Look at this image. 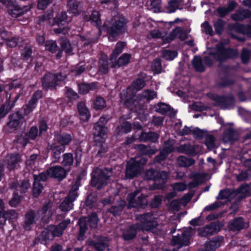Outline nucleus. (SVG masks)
Returning <instances> with one entry per match:
<instances>
[{
    "label": "nucleus",
    "instance_id": "22",
    "mask_svg": "<svg viewBox=\"0 0 251 251\" xmlns=\"http://www.w3.org/2000/svg\"><path fill=\"white\" fill-rule=\"evenodd\" d=\"M177 152L191 155L196 154L195 147L189 144L181 145L176 148Z\"/></svg>",
    "mask_w": 251,
    "mask_h": 251
},
{
    "label": "nucleus",
    "instance_id": "32",
    "mask_svg": "<svg viewBox=\"0 0 251 251\" xmlns=\"http://www.w3.org/2000/svg\"><path fill=\"white\" fill-rule=\"evenodd\" d=\"M167 35V32L164 31H160L158 29H154L151 30L150 34L148 35V37L149 38H162L163 39V42H164V40L167 38H164Z\"/></svg>",
    "mask_w": 251,
    "mask_h": 251
},
{
    "label": "nucleus",
    "instance_id": "11",
    "mask_svg": "<svg viewBox=\"0 0 251 251\" xmlns=\"http://www.w3.org/2000/svg\"><path fill=\"white\" fill-rule=\"evenodd\" d=\"M140 193L139 190H136L134 193L128 195L127 199L128 201V207H138L146 205L147 204V200L146 196L141 194L138 197V199H135L136 197Z\"/></svg>",
    "mask_w": 251,
    "mask_h": 251
},
{
    "label": "nucleus",
    "instance_id": "46",
    "mask_svg": "<svg viewBox=\"0 0 251 251\" xmlns=\"http://www.w3.org/2000/svg\"><path fill=\"white\" fill-rule=\"evenodd\" d=\"M67 19V16L65 12H61L58 14L55 17L54 19L55 23L57 24L58 25H64L66 22Z\"/></svg>",
    "mask_w": 251,
    "mask_h": 251
},
{
    "label": "nucleus",
    "instance_id": "41",
    "mask_svg": "<svg viewBox=\"0 0 251 251\" xmlns=\"http://www.w3.org/2000/svg\"><path fill=\"white\" fill-rule=\"evenodd\" d=\"M193 65L198 71L202 72L204 70V67L202 64V60L201 57L195 56L193 61Z\"/></svg>",
    "mask_w": 251,
    "mask_h": 251
},
{
    "label": "nucleus",
    "instance_id": "13",
    "mask_svg": "<svg viewBox=\"0 0 251 251\" xmlns=\"http://www.w3.org/2000/svg\"><path fill=\"white\" fill-rule=\"evenodd\" d=\"M25 123L22 115L18 112L15 113L10 116V121L7 123L6 128H9L8 132H11L21 127Z\"/></svg>",
    "mask_w": 251,
    "mask_h": 251
},
{
    "label": "nucleus",
    "instance_id": "35",
    "mask_svg": "<svg viewBox=\"0 0 251 251\" xmlns=\"http://www.w3.org/2000/svg\"><path fill=\"white\" fill-rule=\"evenodd\" d=\"M218 99H220L219 102L221 103L220 104H221L223 108H230L234 103V99L232 97H230L224 100L223 98H218Z\"/></svg>",
    "mask_w": 251,
    "mask_h": 251
},
{
    "label": "nucleus",
    "instance_id": "10",
    "mask_svg": "<svg viewBox=\"0 0 251 251\" xmlns=\"http://www.w3.org/2000/svg\"><path fill=\"white\" fill-rule=\"evenodd\" d=\"M217 48V51L215 53H213L212 55L215 58L220 61H222L228 57L234 58L238 54L236 50L226 49L223 47L222 44H220Z\"/></svg>",
    "mask_w": 251,
    "mask_h": 251
},
{
    "label": "nucleus",
    "instance_id": "7",
    "mask_svg": "<svg viewBox=\"0 0 251 251\" xmlns=\"http://www.w3.org/2000/svg\"><path fill=\"white\" fill-rule=\"evenodd\" d=\"M144 177L147 179L154 180V189H161L162 184L166 182L168 176L165 172H156L151 169L146 172Z\"/></svg>",
    "mask_w": 251,
    "mask_h": 251
},
{
    "label": "nucleus",
    "instance_id": "2",
    "mask_svg": "<svg viewBox=\"0 0 251 251\" xmlns=\"http://www.w3.org/2000/svg\"><path fill=\"white\" fill-rule=\"evenodd\" d=\"M52 205V202L49 201L38 210L37 214L33 211L27 212L25 215L24 224L25 229L29 230L30 228V226L35 223L39 218H41L45 222H47L53 213Z\"/></svg>",
    "mask_w": 251,
    "mask_h": 251
},
{
    "label": "nucleus",
    "instance_id": "1",
    "mask_svg": "<svg viewBox=\"0 0 251 251\" xmlns=\"http://www.w3.org/2000/svg\"><path fill=\"white\" fill-rule=\"evenodd\" d=\"M138 218L141 223L133 225L125 230L123 232V238L125 240H128L133 238L137 230L149 231L157 225L154 218L149 213L140 215Z\"/></svg>",
    "mask_w": 251,
    "mask_h": 251
},
{
    "label": "nucleus",
    "instance_id": "9",
    "mask_svg": "<svg viewBox=\"0 0 251 251\" xmlns=\"http://www.w3.org/2000/svg\"><path fill=\"white\" fill-rule=\"evenodd\" d=\"M0 1L7 7L9 14L13 17L17 18L25 14L31 8L30 6L27 5L21 8L18 5H14L10 0H0Z\"/></svg>",
    "mask_w": 251,
    "mask_h": 251
},
{
    "label": "nucleus",
    "instance_id": "33",
    "mask_svg": "<svg viewBox=\"0 0 251 251\" xmlns=\"http://www.w3.org/2000/svg\"><path fill=\"white\" fill-rule=\"evenodd\" d=\"M237 134L232 129H228L225 131L223 135V140L225 142H232L237 139Z\"/></svg>",
    "mask_w": 251,
    "mask_h": 251
},
{
    "label": "nucleus",
    "instance_id": "47",
    "mask_svg": "<svg viewBox=\"0 0 251 251\" xmlns=\"http://www.w3.org/2000/svg\"><path fill=\"white\" fill-rule=\"evenodd\" d=\"M233 194L229 190L221 191L218 198L221 200H226V201H229L232 197Z\"/></svg>",
    "mask_w": 251,
    "mask_h": 251
},
{
    "label": "nucleus",
    "instance_id": "8",
    "mask_svg": "<svg viewBox=\"0 0 251 251\" xmlns=\"http://www.w3.org/2000/svg\"><path fill=\"white\" fill-rule=\"evenodd\" d=\"M98 222L97 215L95 213H93L88 217H83L79 220V236L78 239H81V236L83 235L87 228V225L92 228L97 227Z\"/></svg>",
    "mask_w": 251,
    "mask_h": 251
},
{
    "label": "nucleus",
    "instance_id": "27",
    "mask_svg": "<svg viewBox=\"0 0 251 251\" xmlns=\"http://www.w3.org/2000/svg\"><path fill=\"white\" fill-rule=\"evenodd\" d=\"M55 140L61 145L60 146L68 144L72 140L70 134L67 133L57 134L55 136Z\"/></svg>",
    "mask_w": 251,
    "mask_h": 251
},
{
    "label": "nucleus",
    "instance_id": "15",
    "mask_svg": "<svg viewBox=\"0 0 251 251\" xmlns=\"http://www.w3.org/2000/svg\"><path fill=\"white\" fill-rule=\"evenodd\" d=\"M220 230V226L218 224L212 223L205 227L199 228L198 230L199 235L202 237L211 236L217 233Z\"/></svg>",
    "mask_w": 251,
    "mask_h": 251
},
{
    "label": "nucleus",
    "instance_id": "23",
    "mask_svg": "<svg viewBox=\"0 0 251 251\" xmlns=\"http://www.w3.org/2000/svg\"><path fill=\"white\" fill-rule=\"evenodd\" d=\"M223 241L221 237H216L207 242L205 245V251H213L219 247Z\"/></svg>",
    "mask_w": 251,
    "mask_h": 251
},
{
    "label": "nucleus",
    "instance_id": "40",
    "mask_svg": "<svg viewBox=\"0 0 251 251\" xmlns=\"http://www.w3.org/2000/svg\"><path fill=\"white\" fill-rule=\"evenodd\" d=\"M126 44L124 42H118L111 55V60L115 59L122 51Z\"/></svg>",
    "mask_w": 251,
    "mask_h": 251
},
{
    "label": "nucleus",
    "instance_id": "54",
    "mask_svg": "<svg viewBox=\"0 0 251 251\" xmlns=\"http://www.w3.org/2000/svg\"><path fill=\"white\" fill-rule=\"evenodd\" d=\"M131 125L126 122H123L120 126L118 127V131L122 133H128L131 130Z\"/></svg>",
    "mask_w": 251,
    "mask_h": 251
},
{
    "label": "nucleus",
    "instance_id": "3",
    "mask_svg": "<svg viewBox=\"0 0 251 251\" xmlns=\"http://www.w3.org/2000/svg\"><path fill=\"white\" fill-rule=\"evenodd\" d=\"M145 84V81L142 79H136L126 90L122 91L121 94L122 101L127 107L132 108V104L136 105L137 103L136 93L143 88Z\"/></svg>",
    "mask_w": 251,
    "mask_h": 251
},
{
    "label": "nucleus",
    "instance_id": "5",
    "mask_svg": "<svg viewBox=\"0 0 251 251\" xmlns=\"http://www.w3.org/2000/svg\"><path fill=\"white\" fill-rule=\"evenodd\" d=\"M111 176L110 170L96 168L92 172L91 184L100 189L107 183L108 178Z\"/></svg>",
    "mask_w": 251,
    "mask_h": 251
},
{
    "label": "nucleus",
    "instance_id": "4",
    "mask_svg": "<svg viewBox=\"0 0 251 251\" xmlns=\"http://www.w3.org/2000/svg\"><path fill=\"white\" fill-rule=\"evenodd\" d=\"M127 23L126 19L121 16H114L110 21H107L103 25V28L109 34V40L112 41L113 38L120 33L124 31Z\"/></svg>",
    "mask_w": 251,
    "mask_h": 251
},
{
    "label": "nucleus",
    "instance_id": "17",
    "mask_svg": "<svg viewBox=\"0 0 251 251\" xmlns=\"http://www.w3.org/2000/svg\"><path fill=\"white\" fill-rule=\"evenodd\" d=\"M49 176L61 180L66 176V171L60 166H55L50 168L47 171Z\"/></svg>",
    "mask_w": 251,
    "mask_h": 251
},
{
    "label": "nucleus",
    "instance_id": "60",
    "mask_svg": "<svg viewBox=\"0 0 251 251\" xmlns=\"http://www.w3.org/2000/svg\"><path fill=\"white\" fill-rule=\"evenodd\" d=\"M57 45L55 42L49 41L46 43L45 49L51 52H54L57 50Z\"/></svg>",
    "mask_w": 251,
    "mask_h": 251
},
{
    "label": "nucleus",
    "instance_id": "51",
    "mask_svg": "<svg viewBox=\"0 0 251 251\" xmlns=\"http://www.w3.org/2000/svg\"><path fill=\"white\" fill-rule=\"evenodd\" d=\"M142 97L147 100H151L156 97V94L153 91L147 90L142 92Z\"/></svg>",
    "mask_w": 251,
    "mask_h": 251
},
{
    "label": "nucleus",
    "instance_id": "21",
    "mask_svg": "<svg viewBox=\"0 0 251 251\" xmlns=\"http://www.w3.org/2000/svg\"><path fill=\"white\" fill-rule=\"evenodd\" d=\"M18 217L17 213L14 210L3 211V213L0 214V226L3 225L7 220H14Z\"/></svg>",
    "mask_w": 251,
    "mask_h": 251
},
{
    "label": "nucleus",
    "instance_id": "48",
    "mask_svg": "<svg viewBox=\"0 0 251 251\" xmlns=\"http://www.w3.org/2000/svg\"><path fill=\"white\" fill-rule=\"evenodd\" d=\"M20 159V156L18 154H12L10 156L9 159H8V166L9 169H13L14 165L17 163Z\"/></svg>",
    "mask_w": 251,
    "mask_h": 251
},
{
    "label": "nucleus",
    "instance_id": "28",
    "mask_svg": "<svg viewBox=\"0 0 251 251\" xmlns=\"http://www.w3.org/2000/svg\"><path fill=\"white\" fill-rule=\"evenodd\" d=\"M131 56L127 53L123 54L115 63H112L111 67H120L122 66L126 65L129 62Z\"/></svg>",
    "mask_w": 251,
    "mask_h": 251
},
{
    "label": "nucleus",
    "instance_id": "12",
    "mask_svg": "<svg viewBox=\"0 0 251 251\" xmlns=\"http://www.w3.org/2000/svg\"><path fill=\"white\" fill-rule=\"evenodd\" d=\"M192 230V228L190 227L183 232L181 235L178 234L177 236H174L172 239V244L174 245L178 246V248L183 246L188 245Z\"/></svg>",
    "mask_w": 251,
    "mask_h": 251
},
{
    "label": "nucleus",
    "instance_id": "53",
    "mask_svg": "<svg viewBox=\"0 0 251 251\" xmlns=\"http://www.w3.org/2000/svg\"><path fill=\"white\" fill-rule=\"evenodd\" d=\"M74 162V159L72 154L68 153L63 155L62 164L64 166L71 165Z\"/></svg>",
    "mask_w": 251,
    "mask_h": 251
},
{
    "label": "nucleus",
    "instance_id": "42",
    "mask_svg": "<svg viewBox=\"0 0 251 251\" xmlns=\"http://www.w3.org/2000/svg\"><path fill=\"white\" fill-rule=\"evenodd\" d=\"M89 21L95 25L97 27H99L100 24V16L99 12L97 11H94L90 16Z\"/></svg>",
    "mask_w": 251,
    "mask_h": 251
},
{
    "label": "nucleus",
    "instance_id": "38",
    "mask_svg": "<svg viewBox=\"0 0 251 251\" xmlns=\"http://www.w3.org/2000/svg\"><path fill=\"white\" fill-rule=\"evenodd\" d=\"M125 205L126 202L124 201L121 200L119 201L118 205L112 206L109 210V212L115 216L119 215Z\"/></svg>",
    "mask_w": 251,
    "mask_h": 251
},
{
    "label": "nucleus",
    "instance_id": "6",
    "mask_svg": "<svg viewBox=\"0 0 251 251\" xmlns=\"http://www.w3.org/2000/svg\"><path fill=\"white\" fill-rule=\"evenodd\" d=\"M147 159L144 157L141 158L137 157L130 159L127 164L126 175L128 178H132L136 176L141 171L142 166L146 163Z\"/></svg>",
    "mask_w": 251,
    "mask_h": 251
},
{
    "label": "nucleus",
    "instance_id": "52",
    "mask_svg": "<svg viewBox=\"0 0 251 251\" xmlns=\"http://www.w3.org/2000/svg\"><path fill=\"white\" fill-rule=\"evenodd\" d=\"M138 148L141 150L143 154L148 155L154 154L157 151L156 149L151 148L149 147H146L143 145H140L138 146Z\"/></svg>",
    "mask_w": 251,
    "mask_h": 251
},
{
    "label": "nucleus",
    "instance_id": "29",
    "mask_svg": "<svg viewBox=\"0 0 251 251\" xmlns=\"http://www.w3.org/2000/svg\"><path fill=\"white\" fill-rule=\"evenodd\" d=\"M177 162L181 167H188L193 165L195 163V161L193 158L180 156L177 158Z\"/></svg>",
    "mask_w": 251,
    "mask_h": 251
},
{
    "label": "nucleus",
    "instance_id": "57",
    "mask_svg": "<svg viewBox=\"0 0 251 251\" xmlns=\"http://www.w3.org/2000/svg\"><path fill=\"white\" fill-rule=\"evenodd\" d=\"M215 139L211 135L207 136L205 140V145L209 149H212L215 147Z\"/></svg>",
    "mask_w": 251,
    "mask_h": 251
},
{
    "label": "nucleus",
    "instance_id": "34",
    "mask_svg": "<svg viewBox=\"0 0 251 251\" xmlns=\"http://www.w3.org/2000/svg\"><path fill=\"white\" fill-rule=\"evenodd\" d=\"M108 239L103 238L102 240L94 244V247L98 251H107L108 250Z\"/></svg>",
    "mask_w": 251,
    "mask_h": 251
},
{
    "label": "nucleus",
    "instance_id": "61",
    "mask_svg": "<svg viewBox=\"0 0 251 251\" xmlns=\"http://www.w3.org/2000/svg\"><path fill=\"white\" fill-rule=\"evenodd\" d=\"M37 155L36 154H32L29 159L26 161V167L28 169H32L33 166L35 165L36 163V159L37 158Z\"/></svg>",
    "mask_w": 251,
    "mask_h": 251
},
{
    "label": "nucleus",
    "instance_id": "37",
    "mask_svg": "<svg viewBox=\"0 0 251 251\" xmlns=\"http://www.w3.org/2000/svg\"><path fill=\"white\" fill-rule=\"evenodd\" d=\"M78 3L76 0H69L68 2V11L76 15L79 14Z\"/></svg>",
    "mask_w": 251,
    "mask_h": 251
},
{
    "label": "nucleus",
    "instance_id": "44",
    "mask_svg": "<svg viewBox=\"0 0 251 251\" xmlns=\"http://www.w3.org/2000/svg\"><path fill=\"white\" fill-rule=\"evenodd\" d=\"M106 106L105 100L101 97H97L93 103V107L97 110H100Z\"/></svg>",
    "mask_w": 251,
    "mask_h": 251
},
{
    "label": "nucleus",
    "instance_id": "30",
    "mask_svg": "<svg viewBox=\"0 0 251 251\" xmlns=\"http://www.w3.org/2000/svg\"><path fill=\"white\" fill-rule=\"evenodd\" d=\"M174 149V147L172 145H169L168 143H166L164 149L160 151L159 156L156 157V160L157 161H160L164 159L168 153L172 152Z\"/></svg>",
    "mask_w": 251,
    "mask_h": 251
},
{
    "label": "nucleus",
    "instance_id": "19",
    "mask_svg": "<svg viewBox=\"0 0 251 251\" xmlns=\"http://www.w3.org/2000/svg\"><path fill=\"white\" fill-rule=\"evenodd\" d=\"M38 133V130L37 127L32 126L30 128L28 134L24 133L22 135V137L18 138V142L22 144L23 146H25L28 139H34L37 137Z\"/></svg>",
    "mask_w": 251,
    "mask_h": 251
},
{
    "label": "nucleus",
    "instance_id": "56",
    "mask_svg": "<svg viewBox=\"0 0 251 251\" xmlns=\"http://www.w3.org/2000/svg\"><path fill=\"white\" fill-rule=\"evenodd\" d=\"M43 189V186L39 182L34 181L33 187V194L34 197H37Z\"/></svg>",
    "mask_w": 251,
    "mask_h": 251
},
{
    "label": "nucleus",
    "instance_id": "58",
    "mask_svg": "<svg viewBox=\"0 0 251 251\" xmlns=\"http://www.w3.org/2000/svg\"><path fill=\"white\" fill-rule=\"evenodd\" d=\"M61 48L66 53H70L72 52V47L67 40H63L61 42Z\"/></svg>",
    "mask_w": 251,
    "mask_h": 251
},
{
    "label": "nucleus",
    "instance_id": "39",
    "mask_svg": "<svg viewBox=\"0 0 251 251\" xmlns=\"http://www.w3.org/2000/svg\"><path fill=\"white\" fill-rule=\"evenodd\" d=\"M99 73L100 74H105L108 72V63L107 57L105 56L101 58L99 62Z\"/></svg>",
    "mask_w": 251,
    "mask_h": 251
},
{
    "label": "nucleus",
    "instance_id": "64",
    "mask_svg": "<svg viewBox=\"0 0 251 251\" xmlns=\"http://www.w3.org/2000/svg\"><path fill=\"white\" fill-rule=\"evenodd\" d=\"M181 204V202L179 200H176L173 201L169 205V208L175 211H178L179 209L180 205Z\"/></svg>",
    "mask_w": 251,
    "mask_h": 251
},
{
    "label": "nucleus",
    "instance_id": "26",
    "mask_svg": "<svg viewBox=\"0 0 251 251\" xmlns=\"http://www.w3.org/2000/svg\"><path fill=\"white\" fill-rule=\"evenodd\" d=\"M55 78L54 75L50 73L46 74L42 79V83L44 87L46 89L54 87L55 85Z\"/></svg>",
    "mask_w": 251,
    "mask_h": 251
},
{
    "label": "nucleus",
    "instance_id": "63",
    "mask_svg": "<svg viewBox=\"0 0 251 251\" xmlns=\"http://www.w3.org/2000/svg\"><path fill=\"white\" fill-rule=\"evenodd\" d=\"M30 184L27 180L23 181L21 186L17 187L16 191H20L21 193H25L29 188Z\"/></svg>",
    "mask_w": 251,
    "mask_h": 251
},
{
    "label": "nucleus",
    "instance_id": "20",
    "mask_svg": "<svg viewBox=\"0 0 251 251\" xmlns=\"http://www.w3.org/2000/svg\"><path fill=\"white\" fill-rule=\"evenodd\" d=\"M176 37L182 40H184L187 37V33L182 28L176 27L173 30L172 32L170 34V36L164 40V42H169Z\"/></svg>",
    "mask_w": 251,
    "mask_h": 251
},
{
    "label": "nucleus",
    "instance_id": "45",
    "mask_svg": "<svg viewBox=\"0 0 251 251\" xmlns=\"http://www.w3.org/2000/svg\"><path fill=\"white\" fill-rule=\"evenodd\" d=\"M177 6V0H168V5L166 7V12L169 13L174 12Z\"/></svg>",
    "mask_w": 251,
    "mask_h": 251
},
{
    "label": "nucleus",
    "instance_id": "50",
    "mask_svg": "<svg viewBox=\"0 0 251 251\" xmlns=\"http://www.w3.org/2000/svg\"><path fill=\"white\" fill-rule=\"evenodd\" d=\"M151 68L154 73H160L162 70L160 60L158 58L155 59L151 64Z\"/></svg>",
    "mask_w": 251,
    "mask_h": 251
},
{
    "label": "nucleus",
    "instance_id": "25",
    "mask_svg": "<svg viewBox=\"0 0 251 251\" xmlns=\"http://www.w3.org/2000/svg\"><path fill=\"white\" fill-rule=\"evenodd\" d=\"M50 149L52 150V161L57 162L61 157V155L65 151V148L63 146H58L54 144L50 146Z\"/></svg>",
    "mask_w": 251,
    "mask_h": 251
},
{
    "label": "nucleus",
    "instance_id": "16",
    "mask_svg": "<svg viewBox=\"0 0 251 251\" xmlns=\"http://www.w3.org/2000/svg\"><path fill=\"white\" fill-rule=\"evenodd\" d=\"M245 5L249 6L250 9H240L238 12L232 15V19L236 21H240L246 18L251 17V0L244 1Z\"/></svg>",
    "mask_w": 251,
    "mask_h": 251
},
{
    "label": "nucleus",
    "instance_id": "24",
    "mask_svg": "<svg viewBox=\"0 0 251 251\" xmlns=\"http://www.w3.org/2000/svg\"><path fill=\"white\" fill-rule=\"evenodd\" d=\"M77 110L81 119L83 121H87L90 117L88 108L84 102H80L77 104Z\"/></svg>",
    "mask_w": 251,
    "mask_h": 251
},
{
    "label": "nucleus",
    "instance_id": "18",
    "mask_svg": "<svg viewBox=\"0 0 251 251\" xmlns=\"http://www.w3.org/2000/svg\"><path fill=\"white\" fill-rule=\"evenodd\" d=\"M249 226V224L245 223L243 218L240 217L231 221L228 227L230 230L238 231L242 228L248 227Z\"/></svg>",
    "mask_w": 251,
    "mask_h": 251
},
{
    "label": "nucleus",
    "instance_id": "49",
    "mask_svg": "<svg viewBox=\"0 0 251 251\" xmlns=\"http://www.w3.org/2000/svg\"><path fill=\"white\" fill-rule=\"evenodd\" d=\"M79 186V184L78 181H76L73 186L71 190L70 191L68 196V198H71L72 201H74L77 197L76 191L78 190Z\"/></svg>",
    "mask_w": 251,
    "mask_h": 251
},
{
    "label": "nucleus",
    "instance_id": "14",
    "mask_svg": "<svg viewBox=\"0 0 251 251\" xmlns=\"http://www.w3.org/2000/svg\"><path fill=\"white\" fill-rule=\"evenodd\" d=\"M107 132V128L103 125L96 124L94 126L93 134L96 142L101 143L105 139Z\"/></svg>",
    "mask_w": 251,
    "mask_h": 251
},
{
    "label": "nucleus",
    "instance_id": "59",
    "mask_svg": "<svg viewBox=\"0 0 251 251\" xmlns=\"http://www.w3.org/2000/svg\"><path fill=\"white\" fill-rule=\"evenodd\" d=\"M21 198L17 192H14L12 199L9 201V205L12 207L16 206L20 202Z\"/></svg>",
    "mask_w": 251,
    "mask_h": 251
},
{
    "label": "nucleus",
    "instance_id": "36",
    "mask_svg": "<svg viewBox=\"0 0 251 251\" xmlns=\"http://www.w3.org/2000/svg\"><path fill=\"white\" fill-rule=\"evenodd\" d=\"M96 87V86L94 83L91 84L82 83L78 85L79 91L83 94L88 93L90 91L95 89Z\"/></svg>",
    "mask_w": 251,
    "mask_h": 251
},
{
    "label": "nucleus",
    "instance_id": "62",
    "mask_svg": "<svg viewBox=\"0 0 251 251\" xmlns=\"http://www.w3.org/2000/svg\"><path fill=\"white\" fill-rule=\"evenodd\" d=\"M170 109L168 105L165 103H159L156 108V111L159 113L164 114L168 112Z\"/></svg>",
    "mask_w": 251,
    "mask_h": 251
},
{
    "label": "nucleus",
    "instance_id": "55",
    "mask_svg": "<svg viewBox=\"0 0 251 251\" xmlns=\"http://www.w3.org/2000/svg\"><path fill=\"white\" fill-rule=\"evenodd\" d=\"M177 55L175 51L164 50L163 52V57L166 60H172L174 59Z\"/></svg>",
    "mask_w": 251,
    "mask_h": 251
},
{
    "label": "nucleus",
    "instance_id": "43",
    "mask_svg": "<svg viewBox=\"0 0 251 251\" xmlns=\"http://www.w3.org/2000/svg\"><path fill=\"white\" fill-rule=\"evenodd\" d=\"M49 233H50L53 237L54 236H59L62 235L63 233L62 229H61L59 226H50L47 229Z\"/></svg>",
    "mask_w": 251,
    "mask_h": 251
},
{
    "label": "nucleus",
    "instance_id": "31",
    "mask_svg": "<svg viewBox=\"0 0 251 251\" xmlns=\"http://www.w3.org/2000/svg\"><path fill=\"white\" fill-rule=\"evenodd\" d=\"M71 198H68L67 196L60 205V208L63 212H68L71 210L73 207V202Z\"/></svg>",
    "mask_w": 251,
    "mask_h": 251
}]
</instances>
